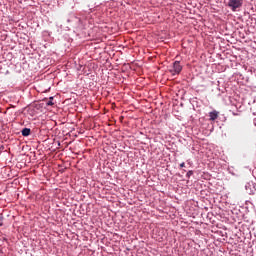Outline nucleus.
Wrapping results in <instances>:
<instances>
[{
	"instance_id": "nucleus-1",
	"label": "nucleus",
	"mask_w": 256,
	"mask_h": 256,
	"mask_svg": "<svg viewBox=\"0 0 256 256\" xmlns=\"http://www.w3.org/2000/svg\"><path fill=\"white\" fill-rule=\"evenodd\" d=\"M228 7H230L232 11H237V9L243 7V0H229Z\"/></svg>"
},
{
	"instance_id": "nucleus-2",
	"label": "nucleus",
	"mask_w": 256,
	"mask_h": 256,
	"mask_svg": "<svg viewBox=\"0 0 256 256\" xmlns=\"http://www.w3.org/2000/svg\"><path fill=\"white\" fill-rule=\"evenodd\" d=\"M181 71H183V66H181V62L179 61H175L173 63L172 68L169 70V72L172 73V75H179Z\"/></svg>"
},
{
	"instance_id": "nucleus-3",
	"label": "nucleus",
	"mask_w": 256,
	"mask_h": 256,
	"mask_svg": "<svg viewBox=\"0 0 256 256\" xmlns=\"http://www.w3.org/2000/svg\"><path fill=\"white\" fill-rule=\"evenodd\" d=\"M210 121H216V119H219V112L217 110H213L212 112H209Z\"/></svg>"
},
{
	"instance_id": "nucleus-4",
	"label": "nucleus",
	"mask_w": 256,
	"mask_h": 256,
	"mask_svg": "<svg viewBox=\"0 0 256 256\" xmlns=\"http://www.w3.org/2000/svg\"><path fill=\"white\" fill-rule=\"evenodd\" d=\"M21 133H22L23 137H29V135H31V129L24 128V129H22Z\"/></svg>"
},
{
	"instance_id": "nucleus-5",
	"label": "nucleus",
	"mask_w": 256,
	"mask_h": 256,
	"mask_svg": "<svg viewBox=\"0 0 256 256\" xmlns=\"http://www.w3.org/2000/svg\"><path fill=\"white\" fill-rule=\"evenodd\" d=\"M48 106H53V97L49 98V101L46 103Z\"/></svg>"
},
{
	"instance_id": "nucleus-6",
	"label": "nucleus",
	"mask_w": 256,
	"mask_h": 256,
	"mask_svg": "<svg viewBox=\"0 0 256 256\" xmlns=\"http://www.w3.org/2000/svg\"><path fill=\"white\" fill-rule=\"evenodd\" d=\"M0 227H3V214L0 213Z\"/></svg>"
},
{
	"instance_id": "nucleus-7",
	"label": "nucleus",
	"mask_w": 256,
	"mask_h": 256,
	"mask_svg": "<svg viewBox=\"0 0 256 256\" xmlns=\"http://www.w3.org/2000/svg\"><path fill=\"white\" fill-rule=\"evenodd\" d=\"M191 175H193V171H192V170H190V171L187 172L186 177L189 178V177H191Z\"/></svg>"
},
{
	"instance_id": "nucleus-8",
	"label": "nucleus",
	"mask_w": 256,
	"mask_h": 256,
	"mask_svg": "<svg viewBox=\"0 0 256 256\" xmlns=\"http://www.w3.org/2000/svg\"><path fill=\"white\" fill-rule=\"evenodd\" d=\"M180 167H181V168L185 167V162H182V163L180 164Z\"/></svg>"
},
{
	"instance_id": "nucleus-9",
	"label": "nucleus",
	"mask_w": 256,
	"mask_h": 256,
	"mask_svg": "<svg viewBox=\"0 0 256 256\" xmlns=\"http://www.w3.org/2000/svg\"><path fill=\"white\" fill-rule=\"evenodd\" d=\"M3 149H5L3 146L0 147V151H3Z\"/></svg>"
}]
</instances>
